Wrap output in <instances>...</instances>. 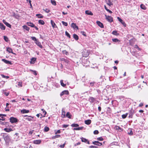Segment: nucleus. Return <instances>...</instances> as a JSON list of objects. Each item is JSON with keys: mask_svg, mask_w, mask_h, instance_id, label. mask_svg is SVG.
Returning <instances> with one entry per match:
<instances>
[{"mask_svg": "<svg viewBox=\"0 0 148 148\" xmlns=\"http://www.w3.org/2000/svg\"><path fill=\"white\" fill-rule=\"evenodd\" d=\"M62 24L64 25L65 26H66L68 25L67 23L66 22H64V21H62Z\"/></svg>", "mask_w": 148, "mask_h": 148, "instance_id": "nucleus-43", "label": "nucleus"}, {"mask_svg": "<svg viewBox=\"0 0 148 148\" xmlns=\"http://www.w3.org/2000/svg\"><path fill=\"white\" fill-rule=\"evenodd\" d=\"M66 116L69 119H71L72 115L70 114L69 112H67L66 115Z\"/></svg>", "mask_w": 148, "mask_h": 148, "instance_id": "nucleus-24", "label": "nucleus"}, {"mask_svg": "<svg viewBox=\"0 0 148 148\" xmlns=\"http://www.w3.org/2000/svg\"><path fill=\"white\" fill-rule=\"evenodd\" d=\"M5 142L6 143H9L11 140L10 136L6 133H3L2 135Z\"/></svg>", "mask_w": 148, "mask_h": 148, "instance_id": "nucleus-1", "label": "nucleus"}, {"mask_svg": "<svg viewBox=\"0 0 148 148\" xmlns=\"http://www.w3.org/2000/svg\"><path fill=\"white\" fill-rule=\"evenodd\" d=\"M112 40L113 42H118L119 43L120 42V41L117 38H114L112 39Z\"/></svg>", "mask_w": 148, "mask_h": 148, "instance_id": "nucleus-27", "label": "nucleus"}, {"mask_svg": "<svg viewBox=\"0 0 148 148\" xmlns=\"http://www.w3.org/2000/svg\"><path fill=\"white\" fill-rule=\"evenodd\" d=\"M128 134L130 135H132L133 134V132L132 131V129L131 128L129 129L128 130Z\"/></svg>", "mask_w": 148, "mask_h": 148, "instance_id": "nucleus-15", "label": "nucleus"}, {"mask_svg": "<svg viewBox=\"0 0 148 148\" xmlns=\"http://www.w3.org/2000/svg\"><path fill=\"white\" fill-rule=\"evenodd\" d=\"M36 16L39 18H42L43 17V16L41 14H37L36 15Z\"/></svg>", "mask_w": 148, "mask_h": 148, "instance_id": "nucleus-36", "label": "nucleus"}, {"mask_svg": "<svg viewBox=\"0 0 148 148\" xmlns=\"http://www.w3.org/2000/svg\"><path fill=\"white\" fill-rule=\"evenodd\" d=\"M65 35L66 36L68 37L69 38H71V36L67 32H65Z\"/></svg>", "mask_w": 148, "mask_h": 148, "instance_id": "nucleus-41", "label": "nucleus"}, {"mask_svg": "<svg viewBox=\"0 0 148 148\" xmlns=\"http://www.w3.org/2000/svg\"><path fill=\"white\" fill-rule=\"evenodd\" d=\"M95 83V82H90V85L91 86H93V85H94V83Z\"/></svg>", "mask_w": 148, "mask_h": 148, "instance_id": "nucleus-61", "label": "nucleus"}, {"mask_svg": "<svg viewBox=\"0 0 148 148\" xmlns=\"http://www.w3.org/2000/svg\"><path fill=\"white\" fill-rule=\"evenodd\" d=\"M43 10L47 13H49L50 12V10L47 9H44Z\"/></svg>", "mask_w": 148, "mask_h": 148, "instance_id": "nucleus-51", "label": "nucleus"}, {"mask_svg": "<svg viewBox=\"0 0 148 148\" xmlns=\"http://www.w3.org/2000/svg\"><path fill=\"white\" fill-rule=\"evenodd\" d=\"M71 27H72L73 29H75L77 28V29H78V27L75 24L73 23L71 24Z\"/></svg>", "mask_w": 148, "mask_h": 148, "instance_id": "nucleus-14", "label": "nucleus"}, {"mask_svg": "<svg viewBox=\"0 0 148 148\" xmlns=\"http://www.w3.org/2000/svg\"><path fill=\"white\" fill-rule=\"evenodd\" d=\"M81 140H82V142H84L85 143H86V141H87V140H88L86 139V138H81Z\"/></svg>", "mask_w": 148, "mask_h": 148, "instance_id": "nucleus-39", "label": "nucleus"}, {"mask_svg": "<svg viewBox=\"0 0 148 148\" xmlns=\"http://www.w3.org/2000/svg\"><path fill=\"white\" fill-rule=\"evenodd\" d=\"M5 118L3 117H1V118H0V120H2V121H4L5 120Z\"/></svg>", "mask_w": 148, "mask_h": 148, "instance_id": "nucleus-62", "label": "nucleus"}, {"mask_svg": "<svg viewBox=\"0 0 148 148\" xmlns=\"http://www.w3.org/2000/svg\"><path fill=\"white\" fill-rule=\"evenodd\" d=\"M92 143L95 145L100 146L102 145V143L99 142L98 141H95L92 142Z\"/></svg>", "mask_w": 148, "mask_h": 148, "instance_id": "nucleus-5", "label": "nucleus"}, {"mask_svg": "<svg viewBox=\"0 0 148 148\" xmlns=\"http://www.w3.org/2000/svg\"><path fill=\"white\" fill-rule=\"evenodd\" d=\"M89 101L91 103H93L95 101V99L92 97H90L89 98Z\"/></svg>", "mask_w": 148, "mask_h": 148, "instance_id": "nucleus-16", "label": "nucleus"}, {"mask_svg": "<svg viewBox=\"0 0 148 148\" xmlns=\"http://www.w3.org/2000/svg\"><path fill=\"white\" fill-rule=\"evenodd\" d=\"M2 61L5 64H12V63L11 62L5 59H2Z\"/></svg>", "mask_w": 148, "mask_h": 148, "instance_id": "nucleus-6", "label": "nucleus"}, {"mask_svg": "<svg viewBox=\"0 0 148 148\" xmlns=\"http://www.w3.org/2000/svg\"><path fill=\"white\" fill-rule=\"evenodd\" d=\"M31 71H32L34 73L33 74L35 75H37V73L36 72V71H33L32 70H30Z\"/></svg>", "mask_w": 148, "mask_h": 148, "instance_id": "nucleus-53", "label": "nucleus"}, {"mask_svg": "<svg viewBox=\"0 0 148 148\" xmlns=\"http://www.w3.org/2000/svg\"><path fill=\"white\" fill-rule=\"evenodd\" d=\"M49 128L47 127H45L44 128V131L45 132H47L49 130Z\"/></svg>", "mask_w": 148, "mask_h": 148, "instance_id": "nucleus-38", "label": "nucleus"}, {"mask_svg": "<svg viewBox=\"0 0 148 148\" xmlns=\"http://www.w3.org/2000/svg\"><path fill=\"white\" fill-rule=\"evenodd\" d=\"M36 58H33L31 59L30 63L32 64H34L35 63V61L36 60Z\"/></svg>", "mask_w": 148, "mask_h": 148, "instance_id": "nucleus-23", "label": "nucleus"}, {"mask_svg": "<svg viewBox=\"0 0 148 148\" xmlns=\"http://www.w3.org/2000/svg\"><path fill=\"white\" fill-rule=\"evenodd\" d=\"M115 128L116 130H120V131H122L123 130L121 128L118 126H115Z\"/></svg>", "mask_w": 148, "mask_h": 148, "instance_id": "nucleus-30", "label": "nucleus"}, {"mask_svg": "<svg viewBox=\"0 0 148 148\" xmlns=\"http://www.w3.org/2000/svg\"><path fill=\"white\" fill-rule=\"evenodd\" d=\"M117 18L118 20L125 27L126 26V24L125 22L123 21L122 19L119 17H117Z\"/></svg>", "mask_w": 148, "mask_h": 148, "instance_id": "nucleus-7", "label": "nucleus"}, {"mask_svg": "<svg viewBox=\"0 0 148 148\" xmlns=\"http://www.w3.org/2000/svg\"><path fill=\"white\" fill-rule=\"evenodd\" d=\"M33 132V130H32L29 132V134H32Z\"/></svg>", "mask_w": 148, "mask_h": 148, "instance_id": "nucleus-64", "label": "nucleus"}, {"mask_svg": "<svg viewBox=\"0 0 148 148\" xmlns=\"http://www.w3.org/2000/svg\"><path fill=\"white\" fill-rule=\"evenodd\" d=\"M106 19L109 22H111L113 21V18L111 16H107L105 15Z\"/></svg>", "mask_w": 148, "mask_h": 148, "instance_id": "nucleus-3", "label": "nucleus"}, {"mask_svg": "<svg viewBox=\"0 0 148 148\" xmlns=\"http://www.w3.org/2000/svg\"><path fill=\"white\" fill-rule=\"evenodd\" d=\"M60 83L61 85L63 87H65L66 86V84H64L63 82V80H62L60 81Z\"/></svg>", "mask_w": 148, "mask_h": 148, "instance_id": "nucleus-32", "label": "nucleus"}, {"mask_svg": "<svg viewBox=\"0 0 148 148\" xmlns=\"http://www.w3.org/2000/svg\"><path fill=\"white\" fill-rule=\"evenodd\" d=\"M97 139L100 141H102L103 140V138L101 137L98 138H97Z\"/></svg>", "mask_w": 148, "mask_h": 148, "instance_id": "nucleus-49", "label": "nucleus"}, {"mask_svg": "<svg viewBox=\"0 0 148 148\" xmlns=\"http://www.w3.org/2000/svg\"><path fill=\"white\" fill-rule=\"evenodd\" d=\"M23 28L24 29H26L28 31L29 29V28L27 27L26 25H24L23 26Z\"/></svg>", "mask_w": 148, "mask_h": 148, "instance_id": "nucleus-45", "label": "nucleus"}, {"mask_svg": "<svg viewBox=\"0 0 148 148\" xmlns=\"http://www.w3.org/2000/svg\"><path fill=\"white\" fill-rule=\"evenodd\" d=\"M99 132L97 130H95L94 131V133L95 134H98L99 133Z\"/></svg>", "mask_w": 148, "mask_h": 148, "instance_id": "nucleus-50", "label": "nucleus"}, {"mask_svg": "<svg viewBox=\"0 0 148 148\" xmlns=\"http://www.w3.org/2000/svg\"><path fill=\"white\" fill-rule=\"evenodd\" d=\"M108 2L107 3V4L109 6H111L113 5L112 3V0H107Z\"/></svg>", "mask_w": 148, "mask_h": 148, "instance_id": "nucleus-12", "label": "nucleus"}, {"mask_svg": "<svg viewBox=\"0 0 148 148\" xmlns=\"http://www.w3.org/2000/svg\"><path fill=\"white\" fill-rule=\"evenodd\" d=\"M69 126V125H65V124H64L63 125V127L64 128H66V127H68Z\"/></svg>", "mask_w": 148, "mask_h": 148, "instance_id": "nucleus-59", "label": "nucleus"}, {"mask_svg": "<svg viewBox=\"0 0 148 148\" xmlns=\"http://www.w3.org/2000/svg\"><path fill=\"white\" fill-rule=\"evenodd\" d=\"M97 24L101 28H103V24L100 22L99 21H97Z\"/></svg>", "mask_w": 148, "mask_h": 148, "instance_id": "nucleus-11", "label": "nucleus"}, {"mask_svg": "<svg viewBox=\"0 0 148 148\" xmlns=\"http://www.w3.org/2000/svg\"><path fill=\"white\" fill-rule=\"evenodd\" d=\"M88 54H89L87 51H84L82 55L84 57H86L88 56Z\"/></svg>", "mask_w": 148, "mask_h": 148, "instance_id": "nucleus-8", "label": "nucleus"}, {"mask_svg": "<svg viewBox=\"0 0 148 148\" xmlns=\"http://www.w3.org/2000/svg\"><path fill=\"white\" fill-rule=\"evenodd\" d=\"M64 94L69 95V92L67 90H65L62 91L60 93V95L61 97Z\"/></svg>", "mask_w": 148, "mask_h": 148, "instance_id": "nucleus-4", "label": "nucleus"}, {"mask_svg": "<svg viewBox=\"0 0 148 148\" xmlns=\"http://www.w3.org/2000/svg\"><path fill=\"white\" fill-rule=\"evenodd\" d=\"M21 112L23 114L26 113H28L29 112V110L26 109H23L21 110Z\"/></svg>", "mask_w": 148, "mask_h": 148, "instance_id": "nucleus-18", "label": "nucleus"}, {"mask_svg": "<svg viewBox=\"0 0 148 148\" xmlns=\"http://www.w3.org/2000/svg\"><path fill=\"white\" fill-rule=\"evenodd\" d=\"M79 125L77 124L74 123L71 125V126L72 127H77L79 126Z\"/></svg>", "mask_w": 148, "mask_h": 148, "instance_id": "nucleus-40", "label": "nucleus"}, {"mask_svg": "<svg viewBox=\"0 0 148 148\" xmlns=\"http://www.w3.org/2000/svg\"><path fill=\"white\" fill-rule=\"evenodd\" d=\"M4 130L6 132H9L12 131H13L12 129L10 128H5L4 129Z\"/></svg>", "mask_w": 148, "mask_h": 148, "instance_id": "nucleus-20", "label": "nucleus"}, {"mask_svg": "<svg viewBox=\"0 0 148 148\" xmlns=\"http://www.w3.org/2000/svg\"><path fill=\"white\" fill-rule=\"evenodd\" d=\"M3 22L8 27L11 28V26L10 24H9L8 22H6L5 20H3Z\"/></svg>", "mask_w": 148, "mask_h": 148, "instance_id": "nucleus-9", "label": "nucleus"}, {"mask_svg": "<svg viewBox=\"0 0 148 148\" xmlns=\"http://www.w3.org/2000/svg\"><path fill=\"white\" fill-rule=\"evenodd\" d=\"M62 61H64L65 62L67 63H68L69 62L68 60H67L66 59H64V58H62Z\"/></svg>", "mask_w": 148, "mask_h": 148, "instance_id": "nucleus-44", "label": "nucleus"}, {"mask_svg": "<svg viewBox=\"0 0 148 148\" xmlns=\"http://www.w3.org/2000/svg\"><path fill=\"white\" fill-rule=\"evenodd\" d=\"M10 121L12 123H16L17 122V120L16 118L11 117L10 119Z\"/></svg>", "mask_w": 148, "mask_h": 148, "instance_id": "nucleus-2", "label": "nucleus"}, {"mask_svg": "<svg viewBox=\"0 0 148 148\" xmlns=\"http://www.w3.org/2000/svg\"><path fill=\"white\" fill-rule=\"evenodd\" d=\"M36 44L40 48H42V45H41L40 42L37 41L36 42H35Z\"/></svg>", "mask_w": 148, "mask_h": 148, "instance_id": "nucleus-19", "label": "nucleus"}, {"mask_svg": "<svg viewBox=\"0 0 148 148\" xmlns=\"http://www.w3.org/2000/svg\"><path fill=\"white\" fill-rule=\"evenodd\" d=\"M38 23L39 24L43 25L45 24V22L43 20H40L38 21Z\"/></svg>", "mask_w": 148, "mask_h": 148, "instance_id": "nucleus-35", "label": "nucleus"}, {"mask_svg": "<svg viewBox=\"0 0 148 148\" xmlns=\"http://www.w3.org/2000/svg\"><path fill=\"white\" fill-rule=\"evenodd\" d=\"M62 52L63 53V54H66V55H68V52H67L66 51V50H64V51H62Z\"/></svg>", "mask_w": 148, "mask_h": 148, "instance_id": "nucleus-48", "label": "nucleus"}, {"mask_svg": "<svg viewBox=\"0 0 148 148\" xmlns=\"http://www.w3.org/2000/svg\"><path fill=\"white\" fill-rule=\"evenodd\" d=\"M33 117H32L31 116H29L28 117L26 118L25 119L29 121H31L32 120V119H33Z\"/></svg>", "mask_w": 148, "mask_h": 148, "instance_id": "nucleus-29", "label": "nucleus"}, {"mask_svg": "<svg viewBox=\"0 0 148 148\" xmlns=\"http://www.w3.org/2000/svg\"><path fill=\"white\" fill-rule=\"evenodd\" d=\"M51 3H52V4L53 5H56V2L55 1L51 0Z\"/></svg>", "mask_w": 148, "mask_h": 148, "instance_id": "nucleus-46", "label": "nucleus"}, {"mask_svg": "<svg viewBox=\"0 0 148 148\" xmlns=\"http://www.w3.org/2000/svg\"><path fill=\"white\" fill-rule=\"evenodd\" d=\"M7 51H8L9 53H14L12 51V50L11 48L9 47H8L7 48Z\"/></svg>", "mask_w": 148, "mask_h": 148, "instance_id": "nucleus-25", "label": "nucleus"}, {"mask_svg": "<svg viewBox=\"0 0 148 148\" xmlns=\"http://www.w3.org/2000/svg\"><path fill=\"white\" fill-rule=\"evenodd\" d=\"M4 94L5 95H6L7 96H8L9 95V93L6 92H4Z\"/></svg>", "mask_w": 148, "mask_h": 148, "instance_id": "nucleus-63", "label": "nucleus"}, {"mask_svg": "<svg viewBox=\"0 0 148 148\" xmlns=\"http://www.w3.org/2000/svg\"><path fill=\"white\" fill-rule=\"evenodd\" d=\"M73 37L76 40H77L79 39L78 36L75 34H73Z\"/></svg>", "mask_w": 148, "mask_h": 148, "instance_id": "nucleus-28", "label": "nucleus"}, {"mask_svg": "<svg viewBox=\"0 0 148 148\" xmlns=\"http://www.w3.org/2000/svg\"><path fill=\"white\" fill-rule=\"evenodd\" d=\"M81 33L83 35L86 36V33L84 32H81Z\"/></svg>", "mask_w": 148, "mask_h": 148, "instance_id": "nucleus-60", "label": "nucleus"}, {"mask_svg": "<svg viewBox=\"0 0 148 148\" xmlns=\"http://www.w3.org/2000/svg\"><path fill=\"white\" fill-rule=\"evenodd\" d=\"M0 28L2 30L5 29V27L2 23H0Z\"/></svg>", "mask_w": 148, "mask_h": 148, "instance_id": "nucleus-13", "label": "nucleus"}, {"mask_svg": "<svg viewBox=\"0 0 148 148\" xmlns=\"http://www.w3.org/2000/svg\"><path fill=\"white\" fill-rule=\"evenodd\" d=\"M127 115H128L127 113H126L125 114H123L122 115V118L123 119L125 118H126V117H127Z\"/></svg>", "mask_w": 148, "mask_h": 148, "instance_id": "nucleus-37", "label": "nucleus"}, {"mask_svg": "<svg viewBox=\"0 0 148 148\" xmlns=\"http://www.w3.org/2000/svg\"><path fill=\"white\" fill-rule=\"evenodd\" d=\"M91 120L90 119L86 120L84 121L85 123L87 125L90 124L91 123Z\"/></svg>", "mask_w": 148, "mask_h": 148, "instance_id": "nucleus-17", "label": "nucleus"}, {"mask_svg": "<svg viewBox=\"0 0 148 148\" xmlns=\"http://www.w3.org/2000/svg\"><path fill=\"white\" fill-rule=\"evenodd\" d=\"M41 142V141L40 140H36L33 141V143L36 144H39Z\"/></svg>", "mask_w": 148, "mask_h": 148, "instance_id": "nucleus-10", "label": "nucleus"}, {"mask_svg": "<svg viewBox=\"0 0 148 148\" xmlns=\"http://www.w3.org/2000/svg\"><path fill=\"white\" fill-rule=\"evenodd\" d=\"M112 34L114 35H116L117 34V32L116 31H114L112 33Z\"/></svg>", "mask_w": 148, "mask_h": 148, "instance_id": "nucleus-55", "label": "nucleus"}, {"mask_svg": "<svg viewBox=\"0 0 148 148\" xmlns=\"http://www.w3.org/2000/svg\"><path fill=\"white\" fill-rule=\"evenodd\" d=\"M83 127H77V130H82L83 128Z\"/></svg>", "mask_w": 148, "mask_h": 148, "instance_id": "nucleus-57", "label": "nucleus"}, {"mask_svg": "<svg viewBox=\"0 0 148 148\" xmlns=\"http://www.w3.org/2000/svg\"><path fill=\"white\" fill-rule=\"evenodd\" d=\"M4 39L6 42H8V38L6 36H4Z\"/></svg>", "mask_w": 148, "mask_h": 148, "instance_id": "nucleus-42", "label": "nucleus"}, {"mask_svg": "<svg viewBox=\"0 0 148 148\" xmlns=\"http://www.w3.org/2000/svg\"><path fill=\"white\" fill-rule=\"evenodd\" d=\"M27 24L28 26H31L32 27H34V24L32 23L27 22Z\"/></svg>", "mask_w": 148, "mask_h": 148, "instance_id": "nucleus-26", "label": "nucleus"}, {"mask_svg": "<svg viewBox=\"0 0 148 148\" xmlns=\"http://www.w3.org/2000/svg\"><path fill=\"white\" fill-rule=\"evenodd\" d=\"M51 25L52 26V27L53 28H55L57 27V26L55 24V23H54V22H53V21L51 20Z\"/></svg>", "mask_w": 148, "mask_h": 148, "instance_id": "nucleus-22", "label": "nucleus"}, {"mask_svg": "<svg viewBox=\"0 0 148 148\" xmlns=\"http://www.w3.org/2000/svg\"><path fill=\"white\" fill-rule=\"evenodd\" d=\"M85 13L86 14L90 15H93V13L91 11L89 10H86L85 11Z\"/></svg>", "mask_w": 148, "mask_h": 148, "instance_id": "nucleus-21", "label": "nucleus"}, {"mask_svg": "<svg viewBox=\"0 0 148 148\" xmlns=\"http://www.w3.org/2000/svg\"><path fill=\"white\" fill-rule=\"evenodd\" d=\"M60 137V135H55L54 136H53L52 137V139H54L56 138H59Z\"/></svg>", "mask_w": 148, "mask_h": 148, "instance_id": "nucleus-31", "label": "nucleus"}, {"mask_svg": "<svg viewBox=\"0 0 148 148\" xmlns=\"http://www.w3.org/2000/svg\"><path fill=\"white\" fill-rule=\"evenodd\" d=\"M1 75L3 77L5 78L6 79H8L9 77L8 76H5L3 75Z\"/></svg>", "mask_w": 148, "mask_h": 148, "instance_id": "nucleus-52", "label": "nucleus"}, {"mask_svg": "<svg viewBox=\"0 0 148 148\" xmlns=\"http://www.w3.org/2000/svg\"><path fill=\"white\" fill-rule=\"evenodd\" d=\"M62 111V117L64 118L66 116V115L65 114V111H63V110Z\"/></svg>", "mask_w": 148, "mask_h": 148, "instance_id": "nucleus-33", "label": "nucleus"}, {"mask_svg": "<svg viewBox=\"0 0 148 148\" xmlns=\"http://www.w3.org/2000/svg\"><path fill=\"white\" fill-rule=\"evenodd\" d=\"M65 143H64L62 145H60V147L61 148H64L65 146Z\"/></svg>", "mask_w": 148, "mask_h": 148, "instance_id": "nucleus-58", "label": "nucleus"}, {"mask_svg": "<svg viewBox=\"0 0 148 148\" xmlns=\"http://www.w3.org/2000/svg\"><path fill=\"white\" fill-rule=\"evenodd\" d=\"M31 38L33 40H34L36 42V41H37V39L36 37H31Z\"/></svg>", "mask_w": 148, "mask_h": 148, "instance_id": "nucleus-47", "label": "nucleus"}, {"mask_svg": "<svg viewBox=\"0 0 148 148\" xmlns=\"http://www.w3.org/2000/svg\"><path fill=\"white\" fill-rule=\"evenodd\" d=\"M60 132H60V130H58L56 132H55V134H57L60 133Z\"/></svg>", "mask_w": 148, "mask_h": 148, "instance_id": "nucleus-56", "label": "nucleus"}, {"mask_svg": "<svg viewBox=\"0 0 148 148\" xmlns=\"http://www.w3.org/2000/svg\"><path fill=\"white\" fill-rule=\"evenodd\" d=\"M140 7L141 9L143 10H145L146 9V7H145V6L143 4H141L140 5Z\"/></svg>", "mask_w": 148, "mask_h": 148, "instance_id": "nucleus-34", "label": "nucleus"}, {"mask_svg": "<svg viewBox=\"0 0 148 148\" xmlns=\"http://www.w3.org/2000/svg\"><path fill=\"white\" fill-rule=\"evenodd\" d=\"M90 148H97V147L95 146H91L89 147Z\"/></svg>", "mask_w": 148, "mask_h": 148, "instance_id": "nucleus-54", "label": "nucleus"}]
</instances>
